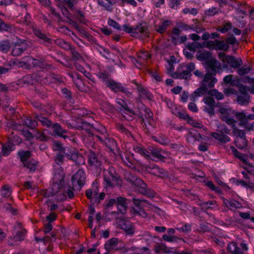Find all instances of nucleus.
Instances as JSON below:
<instances>
[{"label":"nucleus","mask_w":254,"mask_h":254,"mask_svg":"<svg viewBox=\"0 0 254 254\" xmlns=\"http://www.w3.org/2000/svg\"><path fill=\"white\" fill-rule=\"evenodd\" d=\"M52 128L55 135H57L64 138L67 137V136L64 135L67 132V131L63 129L59 123L53 124Z\"/></svg>","instance_id":"15"},{"label":"nucleus","mask_w":254,"mask_h":254,"mask_svg":"<svg viewBox=\"0 0 254 254\" xmlns=\"http://www.w3.org/2000/svg\"><path fill=\"white\" fill-rule=\"evenodd\" d=\"M226 43L228 45L229 44L234 45L236 43L238 44H239L238 42H237L236 39L234 37V36L227 38L226 40Z\"/></svg>","instance_id":"63"},{"label":"nucleus","mask_w":254,"mask_h":254,"mask_svg":"<svg viewBox=\"0 0 254 254\" xmlns=\"http://www.w3.org/2000/svg\"><path fill=\"white\" fill-rule=\"evenodd\" d=\"M250 96L248 95H239L237 96V101L241 105L248 104L249 103Z\"/></svg>","instance_id":"33"},{"label":"nucleus","mask_w":254,"mask_h":254,"mask_svg":"<svg viewBox=\"0 0 254 254\" xmlns=\"http://www.w3.org/2000/svg\"><path fill=\"white\" fill-rule=\"evenodd\" d=\"M211 136L214 139L219 140L222 143H225L230 141V138L228 135L224 134V133H218L214 132L210 133Z\"/></svg>","instance_id":"19"},{"label":"nucleus","mask_w":254,"mask_h":254,"mask_svg":"<svg viewBox=\"0 0 254 254\" xmlns=\"http://www.w3.org/2000/svg\"><path fill=\"white\" fill-rule=\"evenodd\" d=\"M25 123L26 125L31 129L35 128L37 126V122L36 120H27Z\"/></svg>","instance_id":"52"},{"label":"nucleus","mask_w":254,"mask_h":254,"mask_svg":"<svg viewBox=\"0 0 254 254\" xmlns=\"http://www.w3.org/2000/svg\"><path fill=\"white\" fill-rule=\"evenodd\" d=\"M163 239L164 240L169 242L178 243L180 241L184 242V239L182 238L173 235H167L166 234H164L163 236Z\"/></svg>","instance_id":"29"},{"label":"nucleus","mask_w":254,"mask_h":254,"mask_svg":"<svg viewBox=\"0 0 254 254\" xmlns=\"http://www.w3.org/2000/svg\"><path fill=\"white\" fill-rule=\"evenodd\" d=\"M236 146L240 149H243L246 148L248 145V141L246 139H241L240 140L238 138H236L234 140Z\"/></svg>","instance_id":"31"},{"label":"nucleus","mask_w":254,"mask_h":254,"mask_svg":"<svg viewBox=\"0 0 254 254\" xmlns=\"http://www.w3.org/2000/svg\"><path fill=\"white\" fill-rule=\"evenodd\" d=\"M130 200L123 197L122 196H118L117 197V204L118 205V209L119 211L122 214H125L127 211V205Z\"/></svg>","instance_id":"9"},{"label":"nucleus","mask_w":254,"mask_h":254,"mask_svg":"<svg viewBox=\"0 0 254 254\" xmlns=\"http://www.w3.org/2000/svg\"><path fill=\"white\" fill-rule=\"evenodd\" d=\"M225 63L230 64V66L233 68H239L243 64L242 60L241 58L237 59L233 56L226 57Z\"/></svg>","instance_id":"11"},{"label":"nucleus","mask_w":254,"mask_h":254,"mask_svg":"<svg viewBox=\"0 0 254 254\" xmlns=\"http://www.w3.org/2000/svg\"><path fill=\"white\" fill-rule=\"evenodd\" d=\"M252 67L251 66H246L245 65L244 66H243L241 68H239L237 70V73L240 76H243L245 74H247L250 72L251 70L252 69Z\"/></svg>","instance_id":"36"},{"label":"nucleus","mask_w":254,"mask_h":254,"mask_svg":"<svg viewBox=\"0 0 254 254\" xmlns=\"http://www.w3.org/2000/svg\"><path fill=\"white\" fill-rule=\"evenodd\" d=\"M98 2L101 6L105 7L108 11H112L113 10V5L109 3H105L102 0H98Z\"/></svg>","instance_id":"50"},{"label":"nucleus","mask_w":254,"mask_h":254,"mask_svg":"<svg viewBox=\"0 0 254 254\" xmlns=\"http://www.w3.org/2000/svg\"><path fill=\"white\" fill-rule=\"evenodd\" d=\"M239 81H241L245 83H249L250 84H253L254 83V77L251 78L249 76H245L243 77H242L241 79H239L238 80V82Z\"/></svg>","instance_id":"59"},{"label":"nucleus","mask_w":254,"mask_h":254,"mask_svg":"<svg viewBox=\"0 0 254 254\" xmlns=\"http://www.w3.org/2000/svg\"><path fill=\"white\" fill-rule=\"evenodd\" d=\"M170 249V248H168L163 244H157L154 246V250L157 254L161 252L167 254V252H169Z\"/></svg>","instance_id":"28"},{"label":"nucleus","mask_w":254,"mask_h":254,"mask_svg":"<svg viewBox=\"0 0 254 254\" xmlns=\"http://www.w3.org/2000/svg\"><path fill=\"white\" fill-rule=\"evenodd\" d=\"M150 174L159 177H164L168 176V172L158 166L153 169L152 171H150Z\"/></svg>","instance_id":"25"},{"label":"nucleus","mask_w":254,"mask_h":254,"mask_svg":"<svg viewBox=\"0 0 254 254\" xmlns=\"http://www.w3.org/2000/svg\"><path fill=\"white\" fill-rule=\"evenodd\" d=\"M15 145L13 140H11L9 137L8 141L4 144H2V154L4 156H7L12 151V147Z\"/></svg>","instance_id":"12"},{"label":"nucleus","mask_w":254,"mask_h":254,"mask_svg":"<svg viewBox=\"0 0 254 254\" xmlns=\"http://www.w3.org/2000/svg\"><path fill=\"white\" fill-rule=\"evenodd\" d=\"M218 111L221 115L220 119L222 121L226 123L229 126H231L232 127H235L237 120L233 117H235L236 110L231 108H220Z\"/></svg>","instance_id":"3"},{"label":"nucleus","mask_w":254,"mask_h":254,"mask_svg":"<svg viewBox=\"0 0 254 254\" xmlns=\"http://www.w3.org/2000/svg\"><path fill=\"white\" fill-rule=\"evenodd\" d=\"M135 186L136 187V190L139 193L149 197H153L155 195V192L148 189L147 185L142 180L138 181Z\"/></svg>","instance_id":"6"},{"label":"nucleus","mask_w":254,"mask_h":254,"mask_svg":"<svg viewBox=\"0 0 254 254\" xmlns=\"http://www.w3.org/2000/svg\"><path fill=\"white\" fill-rule=\"evenodd\" d=\"M125 180L130 183L131 185L135 186L137 184V182H138V181L140 180L141 179L135 175L128 172L126 173L125 175Z\"/></svg>","instance_id":"21"},{"label":"nucleus","mask_w":254,"mask_h":254,"mask_svg":"<svg viewBox=\"0 0 254 254\" xmlns=\"http://www.w3.org/2000/svg\"><path fill=\"white\" fill-rule=\"evenodd\" d=\"M141 109L143 112L144 113V116L147 119L153 120V113L151 110L147 107H145L144 105L141 104Z\"/></svg>","instance_id":"35"},{"label":"nucleus","mask_w":254,"mask_h":254,"mask_svg":"<svg viewBox=\"0 0 254 254\" xmlns=\"http://www.w3.org/2000/svg\"><path fill=\"white\" fill-rule=\"evenodd\" d=\"M64 156L69 160L74 162L78 166L85 163L84 157L74 148H70L67 152L64 153Z\"/></svg>","instance_id":"4"},{"label":"nucleus","mask_w":254,"mask_h":254,"mask_svg":"<svg viewBox=\"0 0 254 254\" xmlns=\"http://www.w3.org/2000/svg\"><path fill=\"white\" fill-rule=\"evenodd\" d=\"M34 35L38 37L42 41L41 43L43 44H51L52 43V40L48 37L46 34L43 33L41 30L39 29L34 30Z\"/></svg>","instance_id":"17"},{"label":"nucleus","mask_w":254,"mask_h":254,"mask_svg":"<svg viewBox=\"0 0 254 254\" xmlns=\"http://www.w3.org/2000/svg\"><path fill=\"white\" fill-rule=\"evenodd\" d=\"M35 118L37 121L41 122L43 126H46L47 127H50L53 125L52 123L50 120L42 116L41 115H35Z\"/></svg>","instance_id":"27"},{"label":"nucleus","mask_w":254,"mask_h":254,"mask_svg":"<svg viewBox=\"0 0 254 254\" xmlns=\"http://www.w3.org/2000/svg\"><path fill=\"white\" fill-rule=\"evenodd\" d=\"M23 42L19 41L17 42H15L14 44V47L13 48L11 52V54L12 56L14 57H17L20 56L24 51L26 50V47H20L21 44H22Z\"/></svg>","instance_id":"18"},{"label":"nucleus","mask_w":254,"mask_h":254,"mask_svg":"<svg viewBox=\"0 0 254 254\" xmlns=\"http://www.w3.org/2000/svg\"><path fill=\"white\" fill-rule=\"evenodd\" d=\"M64 157V156L62 153L59 152L57 153L54 159L55 163L59 165L63 164Z\"/></svg>","instance_id":"46"},{"label":"nucleus","mask_w":254,"mask_h":254,"mask_svg":"<svg viewBox=\"0 0 254 254\" xmlns=\"http://www.w3.org/2000/svg\"><path fill=\"white\" fill-rule=\"evenodd\" d=\"M206 64L208 68L213 72V77L216 75L217 70L221 69V66L220 63L215 59L210 58L206 61Z\"/></svg>","instance_id":"10"},{"label":"nucleus","mask_w":254,"mask_h":254,"mask_svg":"<svg viewBox=\"0 0 254 254\" xmlns=\"http://www.w3.org/2000/svg\"><path fill=\"white\" fill-rule=\"evenodd\" d=\"M40 79V76L38 74L34 73L26 75L23 78L22 81L24 84L32 85L34 82L38 81Z\"/></svg>","instance_id":"16"},{"label":"nucleus","mask_w":254,"mask_h":254,"mask_svg":"<svg viewBox=\"0 0 254 254\" xmlns=\"http://www.w3.org/2000/svg\"><path fill=\"white\" fill-rule=\"evenodd\" d=\"M177 25L179 28L183 29L185 30H188L189 29H193V25H189L183 22L177 23Z\"/></svg>","instance_id":"57"},{"label":"nucleus","mask_w":254,"mask_h":254,"mask_svg":"<svg viewBox=\"0 0 254 254\" xmlns=\"http://www.w3.org/2000/svg\"><path fill=\"white\" fill-rule=\"evenodd\" d=\"M237 249V245L235 242H231L227 246V250L229 252L231 253V254L234 252L236 249Z\"/></svg>","instance_id":"62"},{"label":"nucleus","mask_w":254,"mask_h":254,"mask_svg":"<svg viewBox=\"0 0 254 254\" xmlns=\"http://www.w3.org/2000/svg\"><path fill=\"white\" fill-rule=\"evenodd\" d=\"M51 78L53 80L52 82L55 83H61L64 82L63 77L60 75L53 73L51 75Z\"/></svg>","instance_id":"47"},{"label":"nucleus","mask_w":254,"mask_h":254,"mask_svg":"<svg viewBox=\"0 0 254 254\" xmlns=\"http://www.w3.org/2000/svg\"><path fill=\"white\" fill-rule=\"evenodd\" d=\"M22 164L23 167L28 169L30 172H34L37 169L38 162L34 159H30Z\"/></svg>","instance_id":"23"},{"label":"nucleus","mask_w":254,"mask_h":254,"mask_svg":"<svg viewBox=\"0 0 254 254\" xmlns=\"http://www.w3.org/2000/svg\"><path fill=\"white\" fill-rule=\"evenodd\" d=\"M108 24L109 26L113 27L115 29L117 30L121 29V26H120L119 24L114 20H113L111 18L108 19Z\"/></svg>","instance_id":"55"},{"label":"nucleus","mask_w":254,"mask_h":254,"mask_svg":"<svg viewBox=\"0 0 254 254\" xmlns=\"http://www.w3.org/2000/svg\"><path fill=\"white\" fill-rule=\"evenodd\" d=\"M217 42L219 43V45H218L217 48H216V50H223L225 51H228L229 46L226 44V43H225L224 41Z\"/></svg>","instance_id":"45"},{"label":"nucleus","mask_w":254,"mask_h":254,"mask_svg":"<svg viewBox=\"0 0 254 254\" xmlns=\"http://www.w3.org/2000/svg\"><path fill=\"white\" fill-rule=\"evenodd\" d=\"M118 243V239L117 238H112L105 245V248L107 250H109L111 249L112 246H115Z\"/></svg>","instance_id":"41"},{"label":"nucleus","mask_w":254,"mask_h":254,"mask_svg":"<svg viewBox=\"0 0 254 254\" xmlns=\"http://www.w3.org/2000/svg\"><path fill=\"white\" fill-rule=\"evenodd\" d=\"M107 86L109 87L112 90L116 92H121L126 94H130L126 88L122 86L121 83L117 82L113 79L110 81H107Z\"/></svg>","instance_id":"7"},{"label":"nucleus","mask_w":254,"mask_h":254,"mask_svg":"<svg viewBox=\"0 0 254 254\" xmlns=\"http://www.w3.org/2000/svg\"><path fill=\"white\" fill-rule=\"evenodd\" d=\"M58 191H48L47 190H42L40 194L41 195L44 196L45 197H49L50 196H53L55 194L57 193Z\"/></svg>","instance_id":"56"},{"label":"nucleus","mask_w":254,"mask_h":254,"mask_svg":"<svg viewBox=\"0 0 254 254\" xmlns=\"http://www.w3.org/2000/svg\"><path fill=\"white\" fill-rule=\"evenodd\" d=\"M11 44L8 40L0 42V51L6 53L11 48Z\"/></svg>","instance_id":"30"},{"label":"nucleus","mask_w":254,"mask_h":254,"mask_svg":"<svg viewBox=\"0 0 254 254\" xmlns=\"http://www.w3.org/2000/svg\"><path fill=\"white\" fill-rule=\"evenodd\" d=\"M233 131L232 132L235 136L237 138L240 137L241 139H246V132L244 130H242L236 127H232Z\"/></svg>","instance_id":"26"},{"label":"nucleus","mask_w":254,"mask_h":254,"mask_svg":"<svg viewBox=\"0 0 254 254\" xmlns=\"http://www.w3.org/2000/svg\"><path fill=\"white\" fill-rule=\"evenodd\" d=\"M149 150L150 154H152L154 157H156L161 160H162L165 158V157L160 153L159 151L157 149L151 148H149Z\"/></svg>","instance_id":"39"},{"label":"nucleus","mask_w":254,"mask_h":254,"mask_svg":"<svg viewBox=\"0 0 254 254\" xmlns=\"http://www.w3.org/2000/svg\"><path fill=\"white\" fill-rule=\"evenodd\" d=\"M117 103L120 105L123 108H124L127 112L132 114V115H135V112L132 110L129 109L126 102L123 100H121L117 102Z\"/></svg>","instance_id":"43"},{"label":"nucleus","mask_w":254,"mask_h":254,"mask_svg":"<svg viewBox=\"0 0 254 254\" xmlns=\"http://www.w3.org/2000/svg\"><path fill=\"white\" fill-rule=\"evenodd\" d=\"M232 25L231 22H228L225 24L222 27L218 29V31L221 33H225L228 31V30L232 28Z\"/></svg>","instance_id":"49"},{"label":"nucleus","mask_w":254,"mask_h":254,"mask_svg":"<svg viewBox=\"0 0 254 254\" xmlns=\"http://www.w3.org/2000/svg\"><path fill=\"white\" fill-rule=\"evenodd\" d=\"M203 101L208 106H214L215 100L211 97H204Z\"/></svg>","instance_id":"54"},{"label":"nucleus","mask_w":254,"mask_h":254,"mask_svg":"<svg viewBox=\"0 0 254 254\" xmlns=\"http://www.w3.org/2000/svg\"><path fill=\"white\" fill-rule=\"evenodd\" d=\"M235 117L236 118L237 122L239 121L238 125L241 127H246L248 125V121L246 120V114L243 112L235 111Z\"/></svg>","instance_id":"13"},{"label":"nucleus","mask_w":254,"mask_h":254,"mask_svg":"<svg viewBox=\"0 0 254 254\" xmlns=\"http://www.w3.org/2000/svg\"><path fill=\"white\" fill-rule=\"evenodd\" d=\"M151 57V55L148 54L147 52H141L138 55V57L144 60H147L150 59Z\"/></svg>","instance_id":"64"},{"label":"nucleus","mask_w":254,"mask_h":254,"mask_svg":"<svg viewBox=\"0 0 254 254\" xmlns=\"http://www.w3.org/2000/svg\"><path fill=\"white\" fill-rule=\"evenodd\" d=\"M193 131H190L189 134L195 140L198 141L202 140V136L200 133H196Z\"/></svg>","instance_id":"60"},{"label":"nucleus","mask_w":254,"mask_h":254,"mask_svg":"<svg viewBox=\"0 0 254 254\" xmlns=\"http://www.w3.org/2000/svg\"><path fill=\"white\" fill-rule=\"evenodd\" d=\"M25 234L26 230H25L21 231H18L14 236V238L16 241H21L23 239V237Z\"/></svg>","instance_id":"51"},{"label":"nucleus","mask_w":254,"mask_h":254,"mask_svg":"<svg viewBox=\"0 0 254 254\" xmlns=\"http://www.w3.org/2000/svg\"><path fill=\"white\" fill-rule=\"evenodd\" d=\"M98 76L100 78L103 79V81L105 82L106 85L108 83L107 81H110L112 80V79L110 78L111 75L107 71L99 72L98 73Z\"/></svg>","instance_id":"37"},{"label":"nucleus","mask_w":254,"mask_h":254,"mask_svg":"<svg viewBox=\"0 0 254 254\" xmlns=\"http://www.w3.org/2000/svg\"><path fill=\"white\" fill-rule=\"evenodd\" d=\"M1 195L4 197H9L12 192L10 187L8 185H4L1 188Z\"/></svg>","instance_id":"34"},{"label":"nucleus","mask_w":254,"mask_h":254,"mask_svg":"<svg viewBox=\"0 0 254 254\" xmlns=\"http://www.w3.org/2000/svg\"><path fill=\"white\" fill-rule=\"evenodd\" d=\"M88 161L90 165L95 166L96 167H99L101 165V161L100 160L101 155L96 154L92 151H90L88 154Z\"/></svg>","instance_id":"8"},{"label":"nucleus","mask_w":254,"mask_h":254,"mask_svg":"<svg viewBox=\"0 0 254 254\" xmlns=\"http://www.w3.org/2000/svg\"><path fill=\"white\" fill-rule=\"evenodd\" d=\"M177 116L179 117L180 119L187 120L188 123H190V121H192V118L190 117L188 114L185 113L178 112L177 113Z\"/></svg>","instance_id":"48"},{"label":"nucleus","mask_w":254,"mask_h":254,"mask_svg":"<svg viewBox=\"0 0 254 254\" xmlns=\"http://www.w3.org/2000/svg\"><path fill=\"white\" fill-rule=\"evenodd\" d=\"M171 21L170 20L164 21L161 25L158 26L157 31L161 34L164 33L168 26L170 25Z\"/></svg>","instance_id":"32"},{"label":"nucleus","mask_w":254,"mask_h":254,"mask_svg":"<svg viewBox=\"0 0 254 254\" xmlns=\"http://www.w3.org/2000/svg\"><path fill=\"white\" fill-rule=\"evenodd\" d=\"M124 30L128 33H130L132 36L135 37L140 33L142 38H146L149 37V29L145 23H139L134 28H131L127 24L123 25Z\"/></svg>","instance_id":"2"},{"label":"nucleus","mask_w":254,"mask_h":254,"mask_svg":"<svg viewBox=\"0 0 254 254\" xmlns=\"http://www.w3.org/2000/svg\"><path fill=\"white\" fill-rule=\"evenodd\" d=\"M217 79L213 77V74L211 72L206 73L201 81V84L199 88L196 89L190 96V100L194 102L195 98L202 96L207 93L208 88H211L214 87L217 82Z\"/></svg>","instance_id":"1"},{"label":"nucleus","mask_w":254,"mask_h":254,"mask_svg":"<svg viewBox=\"0 0 254 254\" xmlns=\"http://www.w3.org/2000/svg\"><path fill=\"white\" fill-rule=\"evenodd\" d=\"M138 111L136 113L135 112V115H136L137 116H138V118L139 119H141V121L142 123H144V119L143 118V116L144 115V113L142 110L141 105L140 106V107H138Z\"/></svg>","instance_id":"61"},{"label":"nucleus","mask_w":254,"mask_h":254,"mask_svg":"<svg viewBox=\"0 0 254 254\" xmlns=\"http://www.w3.org/2000/svg\"><path fill=\"white\" fill-rule=\"evenodd\" d=\"M71 180L73 189L80 190L85 182V173L82 170H78L72 176Z\"/></svg>","instance_id":"5"},{"label":"nucleus","mask_w":254,"mask_h":254,"mask_svg":"<svg viewBox=\"0 0 254 254\" xmlns=\"http://www.w3.org/2000/svg\"><path fill=\"white\" fill-rule=\"evenodd\" d=\"M53 145L54 146V150L59 151L61 153L64 154L65 152V148L63 147L61 143L59 141H54L53 142Z\"/></svg>","instance_id":"42"},{"label":"nucleus","mask_w":254,"mask_h":254,"mask_svg":"<svg viewBox=\"0 0 254 254\" xmlns=\"http://www.w3.org/2000/svg\"><path fill=\"white\" fill-rule=\"evenodd\" d=\"M10 30H11L10 26L8 24L5 23L2 19L0 18V31H8Z\"/></svg>","instance_id":"53"},{"label":"nucleus","mask_w":254,"mask_h":254,"mask_svg":"<svg viewBox=\"0 0 254 254\" xmlns=\"http://www.w3.org/2000/svg\"><path fill=\"white\" fill-rule=\"evenodd\" d=\"M196 57L200 61H207L211 58V54L207 51L203 52L198 51Z\"/></svg>","instance_id":"24"},{"label":"nucleus","mask_w":254,"mask_h":254,"mask_svg":"<svg viewBox=\"0 0 254 254\" xmlns=\"http://www.w3.org/2000/svg\"><path fill=\"white\" fill-rule=\"evenodd\" d=\"M62 93L65 99L70 102H72L71 101L73 100V99L72 97L71 92L70 91L68 90L66 88H64L62 89Z\"/></svg>","instance_id":"38"},{"label":"nucleus","mask_w":254,"mask_h":254,"mask_svg":"<svg viewBox=\"0 0 254 254\" xmlns=\"http://www.w3.org/2000/svg\"><path fill=\"white\" fill-rule=\"evenodd\" d=\"M191 76V73L188 70H184L180 73H177V77L178 78L187 79L188 78Z\"/></svg>","instance_id":"44"},{"label":"nucleus","mask_w":254,"mask_h":254,"mask_svg":"<svg viewBox=\"0 0 254 254\" xmlns=\"http://www.w3.org/2000/svg\"><path fill=\"white\" fill-rule=\"evenodd\" d=\"M71 52V54L72 55V59L74 61H77L81 59V56L77 52V51L74 48H72L71 45L68 48Z\"/></svg>","instance_id":"40"},{"label":"nucleus","mask_w":254,"mask_h":254,"mask_svg":"<svg viewBox=\"0 0 254 254\" xmlns=\"http://www.w3.org/2000/svg\"><path fill=\"white\" fill-rule=\"evenodd\" d=\"M242 207V204L239 201L236 200H230L229 204V208H239Z\"/></svg>","instance_id":"58"},{"label":"nucleus","mask_w":254,"mask_h":254,"mask_svg":"<svg viewBox=\"0 0 254 254\" xmlns=\"http://www.w3.org/2000/svg\"><path fill=\"white\" fill-rule=\"evenodd\" d=\"M33 64L34 66H39L41 68L49 69L52 67V65L47 64L45 60L43 59H33Z\"/></svg>","instance_id":"20"},{"label":"nucleus","mask_w":254,"mask_h":254,"mask_svg":"<svg viewBox=\"0 0 254 254\" xmlns=\"http://www.w3.org/2000/svg\"><path fill=\"white\" fill-rule=\"evenodd\" d=\"M121 226V228L124 230L127 234L132 235L134 233V227L132 223L130 221L122 220Z\"/></svg>","instance_id":"14"},{"label":"nucleus","mask_w":254,"mask_h":254,"mask_svg":"<svg viewBox=\"0 0 254 254\" xmlns=\"http://www.w3.org/2000/svg\"><path fill=\"white\" fill-rule=\"evenodd\" d=\"M17 155L20 157L22 163L23 164L30 160L29 158L32 156V153L28 150H20L18 152Z\"/></svg>","instance_id":"22"}]
</instances>
